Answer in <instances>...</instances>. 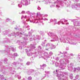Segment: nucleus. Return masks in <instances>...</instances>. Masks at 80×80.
I'll list each match as a JSON object with an SVG mask.
<instances>
[{
	"mask_svg": "<svg viewBox=\"0 0 80 80\" xmlns=\"http://www.w3.org/2000/svg\"><path fill=\"white\" fill-rule=\"evenodd\" d=\"M37 16L35 17L34 19H33L32 22L37 23L38 22V21H40L41 22H42L43 20H48V19L45 18L44 14H41L40 12H38L37 13Z\"/></svg>",
	"mask_w": 80,
	"mask_h": 80,
	"instance_id": "nucleus-1",
	"label": "nucleus"
},
{
	"mask_svg": "<svg viewBox=\"0 0 80 80\" xmlns=\"http://www.w3.org/2000/svg\"><path fill=\"white\" fill-rule=\"evenodd\" d=\"M21 19L24 20L22 21V23L24 24V27H23V28H27V30H30L29 27V26H28L27 23H26V22H28L29 21H30V22L31 23L32 22L33 23V20H34V18L32 19V20H30V18H29V16H27L26 15L25 16H22L21 17Z\"/></svg>",
	"mask_w": 80,
	"mask_h": 80,
	"instance_id": "nucleus-2",
	"label": "nucleus"
},
{
	"mask_svg": "<svg viewBox=\"0 0 80 80\" xmlns=\"http://www.w3.org/2000/svg\"><path fill=\"white\" fill-rule=\"evenodd\" d=\"M36 48V47L34 45L32 44L31 48L29 49V51H28L27 49H25V52L27 53L28 56L30 57V56L32 55V52H33L34 48Z\"/></svg>",
	"mask_w": 80,
	"mask_h": 80,
	"instance_id": "nucleus-3",
	"label": "nucleus"
},
{
	"mask_svg": "<svg viewBox=\"0 0 80 80\" xmlns=\"http://www.w3.org/2000/svg\"><path fill=\"white\" fill-rule=\"evenodd\" d=\"M30 0H22L21 1V3L18 4V6L19 8H22V5H28L30 4Z\"/></svg>",
	"mask_w": 80,
	"mask_h": 80,
	"instance_id": "nucleus-4",
	"label": "nucleus"
},
{
	"mask_svg": "<svg viewBox=\"0 0 80 80\" xmlns=\"http://www.w3.org/2000/svg\"><path fill=\"white\" fill-rule=\"evenodd\" d=\"M65 74V72H61L59 74H58L57 76L58 77V80H61V78H62V77H64V79L62 80H68V78L64 75Z\"/></svg>",
	"mask_w": 80,
	"mask_h": 80,
	"instance_id": "nucleus-5",
	"label": "nucleus"
},
{
	"mask_svg": "<svg viewBox=\"0 0 80 80\" xmlns=\"http://www.w3.org/2000/svg\"><path fill=\"white\" fill-rule=\"evenodd\" d=\"M42 53H43V56H42V58H44V60L46 59V58H50V57L53 55V53L52 52H50L49 53V55H48V53L47 52H44V51H42Z\"/></svg>",
	"mask_w": 80,
	"mask_h": 80,
	"instance_id": "nucleus-6",
	"label": "nucleus"
},
{
	"mask_svg": "<svg viewBox=\"0 0 80 80\" xmlns=\"http://www.w3.org/2000/svg\"><path fill=\"white\" fill-rule=\"evenodd\" d=\"M59 37L61 42L66 43L67 39L66 38V36L65 35H63V34H60Z\"/></svg>",
	"mask_w": 80,
	"mask_h": 80,
	"instance_id": "nucleus-7",
	"label": "nucleus"
},
{
	"mask_svg": "<svg viewBox=\"0 0 80 80\" xmlns=\"http://www.w3.org/2000/svg\"><path fill=\"white\" fill-rule=\"evenodd\" d=\"M62 1L57 0L56 2H54V4L51 5L50 6V7L51 8H53V7H55V5H56V7L57 8H59L60 6L58 5V4H59L60 5H62V6H63V4H62Z\"/></svg>",
	"mask_w": 80,
	"mask_h": 80,
	"instance_id": "nucleus-8",
	"label": "nucleus"
},
{
	"mask_svg": "<svg viewBox=\"0 0 80 80\" xmlns=\"http://www.w3.org/2000/svg\"><path fill=\"white\" fill-rule=\"evenodd\" d=\"M32 39L34 41L37 40V39L40 40V39H41V37L39 35H37L36 37H35V35H33L32 36V38H30L29 40L30 41H32Z\"/></svg>",
	"mask_w": 80,
	"mask_h": 80,
	"instance_id": "nucleus-9",
	"label": "nucleus"
},
{
	"mask_svg": "<svg viewBox=\"0 0 80 80\" xmlns=\"http://www.w3.org/2000/svg\"><path fill=\"white\" fill-rule=\"evenodd\" d=\"M10 50H12V52H15L16 51V49H14L12 46L10 47L7 46V49L6 50V52L7 53V54H8L9 55H10V53H9L10 52Z\"/></svg>",
	"mask_w": 80,
	"mask_h": 80,
	"instance_id": "nucleus-10",
	"label": "nucleus"
},
{
	"mask_svg": "<svg viewBox=\"0 0 80 80\" xmlns=\"http://www.w3.org/2000/svg\"><path fill=\"white\" fill-rule=\"evenodd\" d=\"M38 50V51L40 53L39 58H41V57H42V56H43V53L42 52H43V51L42 50V47H41V46H39L38 47V50Z\"/></svg>",
	"mask_w": 80,
	"mask_h": 80,
	"instance_id": "nucleus-11",
	"label": "nucleus"
},
{
	"mask_svg": "<svg viewBox=\"0 0 80 80\" xmlns=\"http://www.w3.org/2000/svg\"><path fill=\"white\" fill-rule=\"evenodd\" d=\"M52 39L51 40V42H55V41H58V37L56 34H53V36H52Z\"/></svg>",
	"mask_w": 80,
	"mask_h": 80,
	"instance_id": "nucleus-12",
	"label": "nucleus"
},
{
	"mask_svg": "<svg viewBox=\"0 0 80 80\" xmlns=\"http://www.w3.org/2000/svg\"><path fill=\"white\" fill-rule=\"evenodd\" d=\"M59 53L61 54H62V55H63V56H62V57H63V58H71L70 56H66V55H67V52H59Z\"/></svg>",
	"mask_w": 80,
	"mask_h": 80,
	"instance_id": "nucleus-13",
	"label": "nucleus"
},
{
	"mask_svg": "<svg viewBox=\"0 0 80 80\" xmlns=\"http://www.w3.org/2000/svg\"><path fill=\"white\" fill-rule=\"evenodd\" d=\"M32 55H33V57H32V58L33 57H37V56L38 55V54L39 53V52L38 50H36L35 52H33V51L32 52Z\"/></svg>",
	"mask_w": 80,
	"mask_h": 80,
	"instance_id": "nucleus-14",
	"label": "nucleus"
},
{
	"mask_svg": "<svg viewBox=\"0 0 80 80\" xmlns=\"http://www.w3.org/2000/svg\"><path fill=\"white\" fill-rule=\"evenodd\" d=\"M67 22V20H66L64 19H63L61 20L60 21L58 22H57V23L56 24L60 25L61 23V22L62 24H63V25H65V22Z\"/></svg>",
	"mask_w": 80,
	"mask_h": 80,
	"instance_id": "nucleus-15",
	"label": "nucleus"
},
{
	"mask_svg": "<svg viewBox=\"0 0 80 80\" xmlns=\"http://www.w3.org/2000/svg\"><path fill=\"white\" fill-rule=\"evenodd\" d=\"M50 21L51 22H53V25H55L56 24H57V19H50Z\"/></svg>",
	"mask_w": 80,
	"mask_h": 80,
	"instance_id": "nucleus-16",
	"label": "nucleus"
},
{
	"mask_svg": "<svg viewBox=\"0 0 80 80\" xmlns=\"http://www.w3.org/2000/svg\"><path fill=\"white\" fill-rule=\"evenodd\" d=\"M80 6V4H77L73 6L74 8H76L77 10H79L80 8L79 7Z\"/></svg>",
	"mask_w": 80,
	"mask_h": 80,
	"instance_id": "nucleus-17",
	"label": "nucleus"
},
{
	"mask_svg": "<svg viewBox=\"0 0 80 80\" xmlns=\"http://www.w3.org/2000/svg\"><path fill=\"white\" fill-rule=\"evenodd\" d=\"M72 65H73V63H71V64H70V65L68 66V70L72 71L73 70V67H72Z\"/></svg>",
	"mask_w": 80,
	"mask_h": 80,
	"instance_id": "nucleus-18",
	"label": "nucleus"
},
{
	"mask_svg": "<svg viewBox=\"0 0 80 80\" xmlns=\"http://www.w3.org/2000/svg\"><path fill=\"white\" fill-rule=\"evenodd\" d=\"M24 36H25V37L22 38L23 40H25V41H26V40H27L28 39V38H27V37H28V34H24Z\"/></svg>",
	"mask_w": 80,
	"mask_h": 80,
	"instance_id": "nucleus-19",
	"label": "nucleus"
},
{
	"mask_svg": "<svg viewBox=\"0 0 80 80\" xmlns=\"http://www.w3.org/2000/svg\"><path fill=\"white\" fill-rule=\"evenodd\" d=\"M73 24L74 26H76V25H78V26H79L80 25V23H79V22L77 21H76L75 22H73Z\"/></svg>",
	"mask_w": 80,
	"mask_h": 80,
	"instance_id": "nucleus-20",
	"label": "nucleus"
},
{
	"mask_svg": "<svg viewBox=\"0 0 80 80\" xmlns=\"http://www.w3.org/2000/svg\"><path fill=\"white\" fill-rule=\"evenodd\" d=\"M50 45H51V44L50 45V44L49 43H48L46 45V48H48V49H46L47 50H48V49H49V48H50Z\"/></svg>",
	"mask_w": 80,
	"mask_h": 80,
	"instance_id": "nucleus-21",
	"label": "nucleus"
},
{
	"mask_svg": "<svg viewBox=\"0 0 80 80\" xmlns=\"http://www.w3.org/2000/svg\"><path fill=\"white\" fill-rule=\"evenodd\" d=\"M54 34H53V33H52L51 32H49V33H48V35L49 36V37H51L52 38V36H53Z\"/></svg>",
	"mask_w": 80,
	"mask_h": 80,
	"instance_id": "nucleus-22",
	"label": "nucleus"
},
{
	"mask_svg": "<svg viewBox=\"0 0 80 80\" xmlns=\"http://www.w3.org/2000/svg\"><path fill=\"white\" fill-rule=\"evenodd\" d=\"M56 48V46L53 44H51V49H54Z\"/></svg>",
	"mask_w": 80,
	"mask_h": 80,
	"instance_id": "nucleus-23",
	"label": "nucleus"
},
{
	"mask_svg": "<svg viewBox=\"0 0 80 80\" xmlns=\"http://www.w3.org/2000/svg\"><path fill=\"white\" fill-rule=\"evenodd\" d=\"M15 34H16V35H17L18 36V35H19L20 37H22V35H23V34L21 32H20V33L19 32H17V33L16 34L15 33Z\"/></svg>",
	"mask_w": 80,
	"mask_h": 80,
	"instance_id": "nucleus-24",
	"label": "nucleus"
},
{
	"mask_svg": "<svg viewBox=\"0 0 80 80\" xmlns=\"http://www.w3.org/2000/svg\"><path fill=\"white\" fill-rule=\"evenodd\" d=\"M47 67V65H46V64H43L41 67V69H42V70H43V68H44L45 67Z\"/></svg>",
	"mask_w": 80,
	"mask_h": 80,
	"instance_id": "nucleus-25",
	"label": "nucleus"
},
{
	"mask_svg": "<svg viewBox=\"0 0 80 80\" xmlns=\"http://www.w3.org/2000/svg\"><path fill=\"white\" fill-rule=\"evenodd\" d=\"M20 43H23V45H23V47L24 48L26 47V45H27V42H20Z\"/></svg>",
	"mask_w": 80,
	"mask_h": 80,
	"instance_id": "nucleus-26",
	"label": "nucleus"
},
{
	"mask_svg": "<svg viewBox=\"0 0 80 80\" xmlns=\"http://www.w3.org/2000/svg\"><path fill=\"white\" fill-rule=\"evenodd\" d=\"M15 32H13L11 33V34H9L8 35V37H11V36H13L15 35Z\"/></svg>",
	"mask_w": 80,
	"mask_h": 80,
	"instance_id": "nucleus-27",
	"label": "nucleus"
},
{
	"mask_svg": "<svg viewBox=\"0 0 80 80\" xmlns=\"http://www.w3.org/2000/svg\"><path fill=\"white\" fill-rule=\"evenodd\" d=\"M3 42H7V43H10V40L8 39H5V41H3Z\"/></svg>",
	"mask_w": 80,
	"mask_h": 80,
	"instance_id": "nucleus-28",
	"label": "nucleus"
},
{
	"mask_svg": "<svg viewBox=\"0 0 80 80\" xmlns=\"http://www.w3.org/2000/svg\"><path fill=\"white\" fill-rule=\"evenodd\" d=\"M33 72H34V70L30 69L29 70L28 72L29 73V74H31L32 73H33Z\"/></svg>",
	"mask_w": 80,
	"mask_h": 80,
	"instance_id": "nucleus-29",
	"label": "nucleus"
},
{
	"mask_svg": "<svg viewBox=\"0 0 80 80\" xmlns=\"http://www.w3.org/2000/svg\"><path fill=\"white\" fill-rule=\"evenodd\" d=\"M17 64H18V62H17L16 63L15 62H14L12 63V66H14V67H15V66H16V65H17Z\"/></svg>",
	"mask_w": 80,
	"mask_h": 80,
	"instance_id": "nucleus-30",
	"label": "nucleus"
},
{
	"mask_svg": "<svg viewBox=\"0 0 80 80\" xmlns=\"http://www.w3.org/2000/svg\"><path fill=\"white\" fill-rule=\"evenodd\" d=\"M70 78L71 79H73V74H70Z\"/></svg>",
	"mask_w": 80,
	"mask_h": 80,
	"instance_id": "nucleus-31",
	"label": "nucleus"
},
{
	"mask_svg": "<svg viewBox=\"0 0 80 80\" xmlns=\"http://www.w3.org/2000/svg\"><path fill=\"white\" fill-rule=\"evenodd\" d=\"M8 31H9V30H7L6 32L4 31L3 33L4 35H7V33L8 32Z\"/></svg>",
	"mask_w": 80,
	"mask_h": 80,
	"instance_id": "nucleus-32",
	"label": "nucleus"
},
{
	"mask_svg": "<svg viewBox=\"0 0 80 80\" xmlns=\"http://www.w3.org/2000/svg\"><path fill=\"white\" fill-rule=\"evenodd\" d=\"M59 62L61 64H62L63 63H64V61H63V60H60Z\"/></svg>",
	"mask_w": 80,
	"mask_h": 80,
	"instance_id": "nucleus-33",
	"label": "nucleus"
},
{
	"mask_svg": "<svg viewBox=\"0 0 80 80\" xmlns=\"http://www.w3.org/2000/svg\"><path fill=\"white\" fill-rule=\"evenodd\" d=\"M6 20L7 21H6L7 22H11V21H12V20H11L9 18H7V19H6Z\"/></svg>",
	"mask_w": 80,
	"mask_h": 80,
	"instance_id": "nucleus-34",
	"label": "nucleus"
},
{
	"mask_svg": "<svg viewBox=\"0 0 80 80\" xmlns=\"http://www.w3.org/2000/svg\"><path fill=\"white\" fill-rule=\"evenodd\" d=\"M69 43L70 44H71L72 45H76V43H75L73 42H70Z\"/></svg>",
	"mask_w": 80,
	"mask_h": 80,
	"instance_id": "nucleus-35",
	"label": "nucleus"
},
{
	"mask_svg": "<svg viewBox=\"0 0 80 80\" xmlns=\"http://www.w3.org/2000/svg\"><path fill=\"white\" fill-rule=\"evenodd\" d=\"M7 61H8V60L7 59H5L4 60V62L5 63H7Z\"/></svg>",
	"mask_w": 80,
	"mask_h": 80,
	"instance_id": "nucleus-36",
	"label": "nucleus"
},
{
	"mask_svg": "<svg viewBox=\"0 0 80 80\" xmlns=\"http://www.w3.org/2000/svg\"><path fill=\"white\" fill-rule=\"evenodd\" d=\"M32 78L31 76L28 77V80H32Z\"/></svg>",
	"mask_w": 80,
	"mask_h": 80,
	"instance_id": "nucleus-37",
	"label": "nucleus"
},
{
	"mask_svg": "<svg viewBox=\"0 0 80 80\" xmlns=\"http://www.w3.org/2000/svg\"><path fill=\"white\" fill-rule=\"evenodd\" d=\"M26 13H27L28 14H29L30 15H31L32 14V13H31V12H30V11H27L26 12Z\"/></svg>",
	"mask_w": 80,
	"mask_h": 80,
	"instance_id": "nucleus-38",
	"label": "nucleus"
},
{
	"mask_svg": "<svg viewBox=\"0 0 80 80\" xmlns=\"http://www.w3.org/2000/svg\"><path fill=\"white\" fill-rule=\"evenodd\" d=\"M28 35L30 37V36H32V33L30 32H28Z\"/></svg>",
	"mask_w": 80,
	"mask_h": 80,
	"instance_id": "nucleus-39",
	"label": "nucleus"
},
{
	"mask_svg": "<svg viewBox=\"0 0 80 80\" xmlns=\"http://www.w3.org/2000/svg\"><path fill=\"white\" fill-rule=\"evenodd\" d=\"M26 65H30V62H27V63H26Z\"/></svg>",
	"mask_w": 80,
	"mask_h": 80,
	"instance_id": "nucleus-40",
	"label": "nucleus"
},
{
	"mask_svg": "<svg viewBox=\"0 0 80 80\" xmlns=\"http://www.w3.org/2000/svg\"><path fill=\"white\" fill-rule=\"evenodd\" d=\"M45 42H42V45L43 46V47H45Z\"/></svg>",
	"mask_w": 80,
	"mask_h": 80,
	"instance_id": "nucleus-41",
	"label": "nucleus"
},
{
	"mask_svg": "<svg viewBox=\"0 0 80 80\" xmlns=\"http://www.w3.org/2000/svg\"><path fill=\"white\" fill-rule=\"evenodd\" d=\"M0 78L2 79V80H4V77H3V76L2 75L1 77H0Z\"/></svg>",
	"mask_w": 80,
	"mask_h": 80,
	"instance_id": "nucleus-42",
	"label": "nucleus"
},
{
	"mask_svg": "<svg viewBox=\"0 0 80 80\" xmlns=\"http://www.w3.org/2000/svg\"><path fill=\"white\" fill-rule=\"evenodd\" d=\"M77 68V70H78V71H79L80 70V67H78Z\"/></svg>",
	"mask_w": 80,
	"mask_h": 80,
	"instance_id": "nucleus-43",
	"label": "nucleus"
},
{
	"mask_svg": "<svg viewBox=\"0 0 80 80\" xmlns=\"http://www.w3.org/2000/svg\"><path fill=\"white\" fill-rule=\"evenodd\" d=\"M79 77V76L78 75H77L76 77V79H78Z\"/></svg>",
	"mask_w": 80,
	"mask_h": 80,
	"instance_id": "nucleus-44",
	"label": "nucleus"
},
{
	"mask_svg": "<svg viewBox=\"0 0 80 80\" xmlns=\"http://www.w3.org/2000/svg\"><path fill=\"white\" fill-rule=\"evenodd\" d=\"M65 62H66L67 63H69V61L68 59H65Z\"/></svg>",
	"mask_w": 80,
	"mask_h": 80,
	"instance_id": "nucleus-45",
	"label": "nucleus"
},
{
	"mask_svg": "<svg viewBox=\"0 0 80 80\" xmlns=\"http://www.w3.org/2000/svg\"><path fill=\"white\" fill-rule=\"evenodd\" d=\"M55 65H56V67H58V63H57V62H56L55 63Z\"/></svg>",
	"mask_w": 80,
	"mask_h": 80,
	"instance_id": "nucleus-46",
	"label": "nucleus"
},
{
	"mask_svg": "<svg viewBox=\"0 0 80 80\" xmlns=\"http://www.w3.org/2000/svg\"><path fill=\"white\" fill-rule=\"evenodd\" d=\"M18 54L17 53H15L14 54V56H15V57L17 56Z\"/></svg>",
	"mask_w": 80,
	"mask_h": 80,
	"instance_id": "nucleus-47",
	"label": "nucleus"
},
{
	"mask_svg": "<svg viewBox=\"0 0 80 80\" xmlns=\"http://www.w3.org/2000/svg\"><path fill=\"white\" fill-rule=\"evenodd\" d=\"M45 73H47V74H50V72L48 71V72H46L45 71Z\"/></svg>",
	"mask_w": 80,
	"mask_h": 80,
	"instance_id": "nucleus-48",
	"label": "nucleus"
},
{
	"mask_svg": "<svg viewBox=\"0 0 80 80\" xmlns=\"http://www.w3.org/2000/svg\"><path fill=\"white\" fill-rule=\"evenodd\" d=\"M77 68H74V72H76V70H77Z\"/></svg>",
	"mask_w": 80,
	"mask_h": 80,
	"instance_id": "nucleus-49",
	"label": "nucleus"
},
{
	"mask_svg": "<svg viewBox=\"0 0 80 80\" xmlns=\"http://www.w3.org/2000/svg\"><path fill=\"white\" fill-rule=\"evenodd\" d=\"M38 10H41V8H40V7H38Z\"/></svg>",
	"mask_w": 80,
	"mask_h": 80,
	"instance_id": "nucleus-50",
	"label": "nucleus"
},
{
	"mask_svg": "<svg viewBox=\"0 0 80 80\" xmlns=\"http://www.w3.org/2000/svg\"><path fill=\"white\" fill-rule=\"evenodd\" d=\"M39 22H40V23H42V25H44V23L43 22V21H42V22H40V21H39Z\"/></svg>",
	"mask_w": 80,
	"mask_h": 80,
	"instance_id": "nucleus-51",
	"label": "nucleus"
},
{
	"mask_svg": "<svg viewBox=\"0 0 80 80\" xmlns=\"http://www.w3.org/2000/svg\"><path fill=\"white\" fill-rule=\"evenodd\" d=\"M56 60H59V58L58 57L56 58Z\"/></svg>",
	"mask_w": 80,
	"mask_h": 80,
	"instance_id": "nucleus-52",
	"label": "nucleus"
},
{
	"mask_svg": "<svg viewBox=\"0 0 80 80\" xmlns=\"http://www.w3.org/2000/svg\"><path fill=\"white\" fill-rule=\"evenodd\" d=\"M18 79H20V78H21V76H18Z\"/></svg>",
	"mask_w": 80,
	"mask_h": 80,
	"instance_id": "nucleus-53",
	"label": "nucleus"
},
{
	"mask_svg": "<svg viewBox=\"0 0 80 80\" xmlns=\"http://www.w3.org/2000/svg\"><path fill=\"white\" fill-rule=\"evenodd\" d=\"M70 55L71 56H72V57H73V54L72 53H70Z\"/></svg>",
	"mask_w": 80,
	"mask_h": 80,
	"instance_id": "nucleus-54",
	"label": "nucleus"
},
{
	"mask_svg": "<svg viewBox=\"0 0 80 80\" xmlns=\"http://www.w3.org/2000/svg\"><path fill=\"white\" fill-rule=\"evenodd\" d=\"M15 29L17 30V29H18V28H17V26H16V27L15 28Z\"/></svg>",
	"mask_w": 80,
	"mask_h": 80,
	"instance_id": "nucleus-55",
	"label": "nucleus"
},
{
	"mask_svg": "<svg viewBox=\"0 0 80 80\" xmlns=\"http://www.w3.org/2000/svg\"><path fill=\"white\" fill-rule=\"evenodd\" d=\"M25 12L24 11H23L21 13H25Z\"/></svg>",
	"mask_w": 80,
	"mask_h": 80,
	"instance_id": "nucleus-56",
	"label": "nucleus"
},
{
	"mask_svg": "<svg viewBox=\"0 0 80 80\" xmlns=\"http://www.w3.org/2000/svg\"><path fill=\"white\" fill-rule=\"evenodd\" d=\"M61 32V31H60V30H59L58 31V33H60Z\"/></svg>",
	"mask_w": 80,
	"mask_h": 80,
	"instance_id": "nucleus-57",
	"label": "nucleus"
},
{
	"mask_svg": "<svg viewBox=\"0 0 80 80\" xmlns=\"http://www.w3.org/2000/svg\"><path fill=\"white\" fill-rule=\"evenodd\" d=\"M44 15V16H45V17H48V15L47 14H45V15Z\"/></svg>",
	"mask_w": 80,
	"mask_h": 80,
	"instance_id": "nucleus-58",
	"label": "nucleus"
},
{
	"mask_svg": "<svg viewBox=\"0 0 80 80\" xmlns=\"http://www.w3.org/2000/svg\"><path fill=\"white\" fill-rule=\"evenodd\" d=\"M9 70H12V68H9Z\"/></svg>",
	"mask_w": 80,
	"mask_h": 80,
	"instance_id": "nucleus-59",
	"label": "nucleus"
},
{
	"mask_svg": "<svg viewBox=\"0 0 80 80\" xmlns=\"http://www.w3.org/2000/svg\"><path fill=\"white\" fill-rule=\"evenodd\" d=\"M66 50H69V49L68 48H66Z\"/></svg>",
	"mask_w": 80,
	"mask_h": 80,
	"instance_id": "nucleus-60",
	"label": "nucleus"
},
{
	"mask_svg": "<svg viewBox=\"0 0 80 80\" xmlns=\"http://www.w3.org/2000/svg\"><path fill=\"white\" fill-rule=\"evenodd\" d=\"M59 67H60L61 68H62V67H61V65L59 66Z\"/></svg>",
	"mask_w": 80,
	"mask_h": 80,
	"instance_id": "nucleus-61",
	"label": "nucleus"
},
{
	"mask_svg": "<svg viewBox=\"0 0 80 80\" xmlns=\"http://www.w3.org/2000/svg\"><path fill=\"white\" fill-rule=\"evenodd\" d=\"M69 23L68 22L67 23H66V25H68Z\"/></svg>",
	"mask_w": 80,
	"mask_h": 80,
	"instance_id": "nucleus-62",
	"label": "nucleus"
},
{
	"mask_svg": "<svg viewBox=\"0 0 80 80\" xmlns=\"http://www.w3.org/2000/svg\"><path fill=\"white\" fill-rule=\"evenodd\" d=\"M79 0H76V2H78Z\"/></svg>",
	"mask_w": 80,
	"mask_h": 80,
	"instance_id": "nucleus-63",
	"label": "nucleus"
},
{
	"mask_svg": "<svg viewBox=\"0 0 80 80\" xmlns=\"http://www.w3.org/2000/svg\"><path fill=\"white\" fill-rule=\"evenodd\" d=\"M31 31L32 32H33V30L31 29Z\"/></svg>",
	"mask_w": 80,
	"mask_h": 80,
	"instance_id": "nucleus-64",
	"label": "nucleus"
}]
</instances>
